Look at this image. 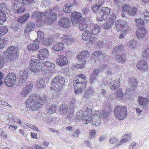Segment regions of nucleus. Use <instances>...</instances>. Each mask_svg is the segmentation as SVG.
<instances>
[{
  "mask_svg": "<svg viewBox=\"0 0 149 149\" xmlns=\"http://www.w3.org/2000/svg\"><path fill=\"white\" fill-rule=\"evenodd\" d=\"M39 59L36 58L31 59L29 61V68L31 72L37 73L41 72L47 73L54 70L55 64L49 61L43 62L41 64Z\"/></svg>",
  "mask_w": 149,
  "mask_h": 149,
  "instance_id": "obj_1",
  "label": "nucleus"
},
{
  "mask_svg": "<svg viewBox=\"0 0 149 149\" xmlns=\"http://www.w3.org/2000/svg\"><path fill=\"white\" fill-rule=\"evenodd\" d=\"M46 98L44 94L41 97L37 95H32L25 102L26 106L33 111L39 110L46 100Z\"/></svg>",
  "mask_w": 149,
  "mask_h": 149,
  "instance_id": "obj_2",
  "label": "nucleus"
},
{
  "mask_svg": "<svg viewBox=\"0 0 149 149\" xmlns=\"http://www.w3.org/2000/svg\"><path fill=\"white\" fill-rule=\"evenodd\" d=\"M57 15L55 13H52V10L51 9H49L46 10L45 13H41L39 11L33 12L32 17L33 18L36 17H37V22L42 21L43 20L45 22L46 20H44V17H46V19L49 24L52 23L57 19Z\"/></svg>",
  "mask_w": 149,
  "mask_h": 149,
  "instance_id": "obj_3",
  "label": "nucleus"
},
{
  "mask_svg": "<svg viewBox=\"0 0 149 149\" xmlns=\"http://www.w3.org/2000/svg\"><path fill=\"white\" fill-rule=\"evenodd\" d=\"M92 113V109L86 107L84 112L82 110H80L77 112L76 118L78 120H81L84 124H87L90 123L92 118H93Z\"/></svg>",
  "mask_w": 149,
  "mask_h": 149,
  "instance_id": "obj_4",
  "label": "nucleus"
},
{
  "mask_svg": "<svg viewBox=\"0 0 149 149\" xmlns=\"http://www.w3.org/2000/svg\"><path fill=\"white\" fill-rule=\"evenodd\" d=\"M19 49L13 45L10 46L3 54V56L8 61H12L16 58L19 54Z\"/></svg>",
  "mask_w": 149,
  "mask_h": 149,
  "instance_id": "obj_5",
  "label": "nucleus"
},
{
  "mask_svg": "<svg viewBox=\"0 0 149 149\" xmlns=\"http://www.w3.org/2000/svg\"><path fill=\"white\" fill-rule=\"evenodd\" d=\"M115 116L119 120L125 119L127 115V109L124 106L118 105L116 107L114 110Z\"/></svg>",
  "mask_w": 149,
  "mask_h": 149,
  "instance_id": "obj_6",
  "label": "nucleus"
},
{
  "mask_svg": "<svg viewBox=\"0 0 149 149\" xmlns=\"http://www.w3.org/2000/svg\"><path fill=\"white\" fill-rule=\"evenodd\" d=\"M89 55V52L87 50H83L80 53H79L77 56V58L79 60V64H76L75 67L77 69L83 68L86 63V61L83 59L86 58Z\"/></svg>",
  "mask_w": 149,
  "mask_h": 149,
  "instance_id": "obj_7",
  "label": "nucleus"
},
{
  "mask_svg": "<svg viewBox=\"0 0 149 149\" xmlns=\"http://www.w3.org/2000/svg\"><path fill=\"white\" fill-rule=\"evenodd\" d=\"M64 78L60 75H57L54 78L51 83V84L57 88V90L61 89L64 85Z\"/></svg>",
  "mask_w": 149,
  "mask_h": 149,
  "instance_id": "obj_8",
  "label": "nucleus"
},
{
  "mask_svg": "<svg viewBox=\"0 0 149 149\" xmlns=\"http://www.w3.org/2000/svg\"><path fill=\"white\" fill-rule=\"evenodd\" d=\"M16 76L14 73L10 72L6 76L4 83L8 87L14 86L15 84Z\"/></svg>",
  "mask_w": 149,
  "mask_h": 149,
  "instance_id": "obj_9",
  "label": "nucleus"
},
{
  "mask_svg": "<svg viewBox=\"0 0 149 149\" xmlns=\"http://www.w3.org/2000/svg\"><path fill=\"white\" fill-rule=\"evenodd\" d=\"M55 38L56 39H60L64 43L67 45H69L74 42L75 39L73 38H70L68 35H64L62 34L56 33Z\"/></svg>",
  "mask_w": 149,
  "mask_h": 149,
  "instance_id": "obj_10",
  "label": "nucleus"
},
{
  "mask_svg": "<svg viewBox=\"0 0 149 149\" xmlns=\"http://www.w3.org/2000/svg\"><path fill=\"white\" fill-rule=\"evenodd\" d=\"M111 9L107 7H102L100 13L98 14L97 18L100 21L104 19L110 13Z\"/></svg>",
  "mask_w": 149,
  "mask_h": 149,
  "instance_id": "obj_11",
  "label": "nucleus"
},
{
  "mask_svg": "<svg viewBox=\"0 0 149 149\" xmlns=\"http://www.w3.org/2000/svg\"><path fill=\"white\" fill-rule=\"evenodd\" d=\"M33 83L31 82L27 83L26 86L20 92V96L21 97H25L31 91L33 87Z\"/></svg>",
  "mask_w": 149,
  "mask_h": 149,
  "instance_id": "obj_12",
  "label": "nucleus"
},
{
  "mask_svg": "<svg viewBox=\"0 0 149 149\" xmlns=\"http://www.w3.org/2000/svg\"><path fill=\"white\" fill-rule=\"evenodd\" d=\"M28 73L26 70H22L18 76V83L20 85H22L24 83L27 79Z\"/></svg>",
  "mask_w": 149,
  "mask_h": 149,
  "instance_id": "obj_13",
  "label": "nucleus"
},
{
  "mask_svg": "<svg viewBox=\"0 0 149 149\" xmlns=\"http://www.w3.org/2000/svg\"><path fill=\"white\" fill-rule=\"evenodd\" d=\"M49 52L48 49L43 48L40 49L38 53L37 57L41 60H43L48 57Z\"/></svg>",
  "mask_w": 149,
  "mask_h": 149,
  "instance_id": "obj_14",
  "label": "nucleus"
},
{
  "mask_svg": "<svg viewBox=\"0 0 149 149\" xmlns=\"http://www.w3.org/2000/svg\"><path fill=\"white\" fill-rule=\"evenodd\" d=\"M116 19V15L113 14L110 15V17L107 21L106 23L103 24V28L105 29L110 28L114 24Z\"/></svg>",
  "mask_w": 149,
  "mask_h": 149,
  "instance_id": "obj_15",
  "label": "nucleus"
},
{
  "mask_svg": "<svg viewBox=\"0 0 149 149\" xmlns=\"http://www.w3.org/2000/svg\"><path fill=\"white\" fill-rule=\"evenodd\" d=\"M82 17V14L80 12L75 11L72 13L71 15V19L72 24H76L80 20Z\"/></svg>",
  "mask_w": 149,
  "mask_h": 149,
  "instance_id": "obj_16",
  "label": "nucleus"
},
{
  "mask_svg": "<svg viewBox=\"0 0 149 149\" xmlns=\"http://www.w3.org/2000/svg\"><path fill=\"white\" fill-rule=\"evenodd\" d=\"M56 62L58 65L61 66L67 65L68 61L67 57L64 55H59L56 60Z\"/></svg>",
  "mask_w": 149,
  "mask_h": 149,
  "instance_id": "obj_17",
  "label": "nucleus"
},
{
  "mask_svg": "<svg viewBox=\"0 0 149 149\" xmlns=\"http://www.w3.org/2000/svg\"><path fill=\"white\" fill-rule=\"evenodd\" d=\"M58 23L61 27L68 28L70 27L71 22L67 17H62L59 21Z\"/></svg>",
  "mask_w": 149,
  "mask_h": 149,
  "instance_id": "obj_18",
  "label": "nucleus"
},
{
  "mask_svg": "<svg viewBox=\"0 0 149 149\" xmlns=\"http://www.w3.org/2000/svg\"><path fill=\"white\" fill-rule=\"evenodd\" d=\"M127 22L124 20H118L115 23L116 29L118 31H121L123 29L126 27Z\"/></svg>",
  "mask_w": 149,
  "mask_h": 149,
  "instance_id": "obj_19",
  "label": "nucleus"
},
{
  "mask_svg": "<svg viewBox=\"0 0 149 149\" xmlns=\"http://www.w3.org/2000/svg\"><path fill=\"white\" fill-rule=\"evenodd\" d=\"M136 66L138 69L141 70L142 71H145L148 69L147 63L144 60H140L137 63Z\"/></svg>",
  "mask_w": 149,
  "mask_h": 149,
  "instance_id": "obj_20",
  "label": "nucleus"
},
{
  "mask_svg": "<svg viewBox=\"0 0 149 149\" xmlns=\"http://www.w3.org/2000/svg\"><path fill=\"white\" fill-rule=\"evenodd\" d=\"M146 33V30L143 26L139 27L136 32V36L139 38L144 37Z\"/></svg>",
  "mask_w": 149,
  "mask_h": 149,
  "instance_id": "obj_21",
  "label": "nucleus"
},
{
  "mask_svg": "<svg viewBox=\"0 0 149 149\" xmlns=\"http://www.w3.org/2000/svg\"><path fill=\"white\" fill-rule=\"evenodd\" d=\"M92 36V34L90 33L88 31L86 30L82 35V38L84 41H86L91 38L90 41L91 43H92L93 41H95V39L93 37H91Z\"/></svg>",
  "mask_w": 149,
  "mask_h": 149,
  "instance_id": "obj_22",
  "label": "nucleus"
},
{
  "mask_svg": "<svg viewBox=\"0 0 149 149\" xmlns=\"http://www.w3.org/2000/svg\"><path fill=\"white\" fill-rule=\"evenodd\" d=\"M99 115H100V112L97 111L95 112L93 115V124L96 126L99 125L101 123L100 116Z\"/></svg>",
  "mask_w": 149,
  "mask_h": 149,
  "instance_id": "obj_23",
  "label": "nucleus"
},
{
  "mask_svg": "<svg viewBox=\"0 0 149 149\" xmlns=\"http://www.w3.org/2000/svg\"><path fill=\"white\" fill-rule=\"evenodd\" d=\"M79 81L77 77L74 78L73 80L74 85L76 87H80L83 90L86 88L87 82H79Z\"/></svg>",
  "mask_w": 149,
  "mask_h": 149,
  "instance_id": "obj_24",
  "label": "nucleus"
},
{
  "mask_svg": "<svg viewBox=\"0 0 149 149\" xmlns=\"http://www.w3.org/2000/svg\"><path fill=\"white\" fill-rule=\"evenodd\" d=\"M88 19L85 18H82L79 22V28L81 31L85 30L88 26Z\"/></svg>",
  "mask_w": 149,
  "mask_h": 149,
  "instance_id": "obj_25",
  "label": "nucleus"
},
{
  "mask_svg": "<svg viewBox=\"0 0 149 149\" xmlns=\"http://www.w3.org/2000/svg\"><path fill=\"white\" fill-rule=\"evenodd\" d=\"M128 81L130 83L129 85L130 86L131 89L135 90L136 89L137 85V80L134 77H131L129 79Z\"/></svg>",
  "mask_w": 149,
  "mask_h": 149,
  "instance_id": "obj_26",
  "label": "nucleus"
},
{
  "mask_svg": "<svg viewBox=\"0 0 149 149\" xmlns=\"http://www.w3.org/2000/svg\"><path fill=\"white\" fill-rule=\"evenodd\" d=\"M35 26L34 23L32 21L30 22L27 24L24 33L25 35L29 34Z\"/></svg>",
  "mask_w": 149,
  "mask_h": 149,
  "instance_id": "obj_27",
  "label": "nucleus"
},
{
  "mask_svg": "<svg viewBox=\"0 0 149 149\" xmlns=\"http://www.w3.org/2000/svg\"><path fill=\"white\" fill-rule=\"evenodd\" d=\"M139 105L142 106L144 109H146L147 108L148 104L149 102L148 99L140 96L139 97Z\"/></svg>",
  "mask_w": 149,
  "mask_h": 149,
  "instance_id": "obj_28",
  "label": "nucleus"
},
{
  "mask_svg": "<svg viewBox=\"0 0 149 149\" xmlns=\"http://www.w3.org/2000/svg\"><path fill=\"white\" fill-rule=\"evenodd\" d=\"M56 110V106L54 104H49L47 107L46 113L48 115H50L55 113Z\"/></svg>",
  "mask_w": 149,
  "mask_h": 149,
  "instance_id": "obj_29",
  "label": "nucleus"
},
{
  "mask_svg": "<svg viewBox=\"0 0 149 149\" xmlns=\"http://www.w3.org/2000/svg\"><path fill=\"white\" fill-rule=\"evenodd\" d=\"M64 48V44L62 42H57L52 47L53 49L56 51H61Z\"/></svg>",
  "mask_w": 149,
  "mask_h": 149,
  "instance_id": "obj_30",
  "label": "nucleus"
},
{
  "mask_svg": "<svg viewBox=\"0 0 149 149\" xmlns=\"http://www.w3.org/2000/svg\"><path fill=\"white\" fill-rule=\"evenodd\" d=\"M68 106L65 103L62 104L60 106L59 111L61 114L65 115L68 113Z\"/></svg>",
  "mask_w": 149,
  "mask_h": 149,
  "instance_id": "obj_31",
  "label": "nucleus"
},
{
  "mask_svg": "<svg viewBox=\"0 0 149 149\" xmlns=\"http://www.w3.org/2000/svg\"><path fill=\"white\" fill-rule=\"evenodd\" d=\"M91 27V30L92 34L93 35L97 34L100 31V26L99 25L93 24Z\"/></svg>",
  "mask_w": 149,
  "mask_h": 149,
  "instance_id": "obj_32",
  "label": "nucleus"
},
{
  "mask_svg": "<svg viewBox=\"0 0 149 149\" xmlns=\"http://www.w3.org/2000/svg\"><path fill=\"white\" fill-rule=\"evenodd\" d=\"M52 42V39L50 38H44L38 43H41L42 45L46 46H49Z\"/></svg>",
  "mask_w": 149,
  "mask_h": 149,
  "instance_id": "obj_33",
  "label": "nucleus"
},
{
  "mask_svg": "<svg viewBox=\"0 0 149 149\" xmlns=\"http://www.w3.org/2000/svg\"><path fill=\"white\" fill-rule=\"evenodd\" d=\"M30 16V15L29 13L25 14L22 16L20 17L18 19L17 21L19 23L23 24L28 19Z\"/></svg>",
  "mask_w": 149,
  "mask_h": 149,
  "instance_id": "obj_34",
  "label": "nucleus"
},
{
  "mask_svg": "<svg viewBox=\"0 0 149 149\" xmlns=\"http://www.w3.org/2000/svg\"><path fill=\"white\" fill-rule=\"evenodd\" d=\"M120 84V79H118V80H115L113 83L110 84V88L112 90H114L117 88H119Z\"/></svg>",
  "mask_w": 149,
  "mask_h": 149,
  "instance_id": "obj_35",
  "label": "nucleus"
},
{
  "mask_svg": "<svg viewBox=\"0 0 149 149\" xmlns=\"http://www.w3.org/2000/svg\"><path fill=\"white\" fill-rule=\"evenodd\" d=\"M34 41V43L33 44H29L28 45L27 48L28 50L30 51H36L39 49L38 44L36 43Z\"/></svg>",
  "mask_w": 149,
  "mask_h": 149,
  "instance_id": "obj_36",
  "label": "nucleus"
},
{
  "mask_svg": "<svg viewBox=\"0 0 149 149\" xmlns=\"http://www.w3.org/2000/svg\"><path fill=\"white\" fill-rule=\"evenodd\" d=\"M126 54H123L121 55H117L115 58L116 61L120 63L124 62L126 60Z\"/></svg>",
  "mask_w": 149,
  "mask_h": 149,
  "instance_id": "obj_37",
  "label": "nucleus"
},
{
  "mask_svg": "<svg viewBox=\"0 0 149 149\" xmlns=\"http://www.w3.org/2000/svg\"><path fill=\"white\" fill-rule=\"evenodd\" d=\"M37 88L41 89L44 88L45 84V81L43 78L39 79L36 83Z\"/></svg>",
  "mask_w": 149,
  "mask_h": 149,
  "instance_id": "obj_38",
  "label": "nucleus"
},
{
  "mask_svg": "<svg viewBox=\"0 0 149 149\" xmlns=\"http://www.w3.org/2000/svg\"><path fill=\"white\" fill-rule=\"evenodd\" d=\"M74 6L73 3H70L66 4L63 8V11L65 13H69L71 11L72 6Z\"/></svg>",
  "mask_w": 149,
  "mask_h": 149,
  "instance_id": "obj_39",
  "label": "nucleus"
},
{
  "mask_svg": "<svg viewBox=\"0 0 149 149\" xmlns=\"http://www.w3.org/2000/svg\"><path fill=\"white\" fill-rule=\"evenodd\" d=\"M102 113L100 115V116L101 117L102 119L106 118H107L110 115V113L111 112V109L109 111H106L105 109H102Z\"/></svg>",
  "mask_w": 149,
  "mask_h": 149,
  "instance_id": "obj_40",
  "label": "nucleus"
},
{
  "mask_svg": "<svg viewBox=\"0 0 149 149\" xmlns=\"http://www.w3.org/2000/svg\"><path fill=\"white\" fill-rule=\"evenodd\" d=\"M38 37L36 39L34 40L35 42H38V43L41 41L44 38V33L41 31H38L37 32Z\"/></svg>",
  "mask_w": 149,
  "mask_h": 149,
  "instance_id": "obj_41",
  "label": "nucleus"
},
{
  "mask_svg": "<svg viewBox=\"0 0 149 149\" xmlns=\"http://www.w3.org/2000/svg\"><path fill=\"white\" fill-rule=\"evenodd\" d=\"M128 47L132 48H134L137 45V41L136 40L133 39L130 41L127 44Z\"/></svg>",
  "mask_w": 149,
  "mask_h": 149,
  "instance_id": "obj_42",
  "label": "nucleus"
},
{
  "mask_svg": "<svg viewBox=\"0 0 149 149\" xmlns=\"http://www.w3.org/2000/svg\"><path fill=\"white\" fill-rule=\"evenodd\" d=\"M6 14L0 10V24H2L6 21Z\"/></svg>",
  "mask_w": 149,
  "mask_h": 149,
  "instance_id": "obj_43",
  "label": "nucleus"
},
{
  "mask_svg": "<svg viewBox=\"0 0 149 149\" xmlns=\"http://www.w3.org/2000/svg\"><path fill=\"white\" fill-rule=\"evenodd\" d=\"M100 72V70L97 69L94 70L93 73L91 75L90 79V81L92 83L93 81L95 79L97 75Z\"/></svg>",
  "mask_w": 149,
  "mask_h": 149,
  "instance_id": "obj_44",
  "label": "nucleus"
},
{
  "mask_svg": "<svg viewBox=\"0 0 149 149\" xmlns=\"http://www.w3.org/2000/svg\"><path fill=\"white\" fill-rule=\"evenodd\" d=\"M137 11V8L134 7H130L129 6V8L128 10V13L130 16H134L135 15Z\"/></svg>",
  "mask_w": 149,
  "mask_h": 149,
  "instance_id": "obj_45",
  "label": "nucleus"
},
{
  "mask_svg": "<svg viewBox=\"0 0 149 149\" xmlns=\"http://www.w3.org/2000/svg\"><path fill=\"white\" fill-rule=\"evenodd\" d=\"M8 28L5 26L0 27V37L5 35L8 32Z\"/></svg>",
  "mask_w": 149,
  "mask_h": 149,
  "instance_id": "obj_46",
  "label": "nucleus"
},
{
  "mask_svg": "<svg viewBox=\"0 0 149 149\" xmlns=\"http://www.w3.org/2000/svg\"><path fill=\"white\" fill-rule=\"evenodd\" d=\"M128 140V139H127L123 138L119 142H118L116 145L114 146L113 147L114 148H115L117 147H118L120 145L127 141Z\"/></svg>",
  "mask_w": 149,
  "mask_h": 149,
  "instance_id": "obj_47",
  "label": "nucleus"
},
{
  "mask_svg": "<svg viewBox=\"0 0 149 149\" xmlns=\"http://www.w3.org/2000/svg\"><path fill=\"white\" fill-rule=\"evenodd\" d=\"M8 9L6 4L5 3H2L0 4V10L2 11V10L5 12H7L8 11Z\"/></svg>",
  "mask_w": 149,
  "mask_h": 149,
  "instance_id": "obj_48",
  "label": "nucleus"
},
{
  "mask_svg": "<svg viewBox=\"0 0 149 149\" xmlns=\"http://www.w3.org/2000/svg\"><path fill=\"white\" fill-rule=\"evenodd\" d=\"M124 49L123 46L118 45L117 47L114 48L113 50V52H118L123 50Z\"/></svg>",
  "mask_w": 149,
  "mask_h": 149,
  "instance_id": "obj_49",
  "label": "nucleus"
},
{
  "mask_svg": "<svg viewBox=\"0 0 149 149\" xmlns=\"http://www.w3.org/2000/svg\"><path fill=\"white\" fill-rule=\"evenodd\" d=\"M142 56L143 58H149V48H147L143 52Z\"/></svg>",
  "mask_w": 149,
  "mask_h": 149,
  "instance_id": "obj_50",
  "label": "nucleus"
},
{
  "mask_svg": "<svg viewBox=\"0 0 149 149\" xmlns=\"http://www.w3.org/2000/svg\"><path fill=\"white\" fill-rule=\"evenodd\" d=\"M25 10V7L23 5H22L17 9L16 11V12L17 14H21L24 12Z\"/></svg>",
  "mask_w": 149,
  "mask_h": 149,
  "instance_id": "obj_51",
  "label": "nucleus"
},
{
  "mask_svg": "<svg viewBox=\"0 0 149 149\" xmlns=\"http://www.w3.org/2000/svg\"><path fill=\"white\" fill-rule=\"evenodd\" d=\"M115 97L116 98L122 97L123 96L122 90L121 88L118 89L115 94Z\"/></svg>",
  "mask_w": 149,
  "mask_h": 149,
  "instance_id": "obj_52",
  "label": "nucleus"
},
{
  "mask_svg": "<svg viewBox=\"0 0 149 149\" xmlns=\"http://www.w3.org/2000/svg\"><path fill=\"white\" fill-rule=\"evenodd\" d=\"M34 2V0H22V3L24 5L31 4Z\"/></svg>",
  "mask_w": 149,
  "mask_h": 149,
  "instance_id": "obj_53",
  "label": "nucleus"
},
{
  "mask_svg": "<svg viewBox=\"0 0 149 149\" xmlns=\"http://www.w3.org/2000/svg\"><path fill=\"white\" fill-rule=\"evenodd\" d=\"M118 141V139L115 136H112L110 140L109 143L111 144H113Z\"/></svg>",
  "mask_w": 149,
  "mask_h": 149,
  "instance_id": "obj_54",
  "label": "nucleus"
},
{
  "mask_svg": "<svg viewBox=\"0 0 149 149\" xmlns=\"http://www.w3.org/2000/svg\"><path fill=\"white\" fill-rule=\"evenodd\" d=\"M129 8V5L124 4L123 5L121 8L122 11L123 13L128 12V10Z\"/></svg>",
  "mask_w": 149,
  "mask_h": 149,
  "instance_id": "obj_55",
  "label": "nucleus"
},
{
  "mask_svg": "<svg viewBox=\"0 0 149 149\" xmlns=\"http://www.w3.org/2000/svg\"><path fill=\"white\" fill-rule=\"evenodd\" d=\"M6 44V41L4 38H0V49L3 48L5 46V44Z\"/></svg>",
  "mask_w": 149,
  "mask_h": 149,
  "instance_id": "obj_56",
  "label": "nucleus"
},
{
  "mask_svg": "<svg viewBox=\"0 0 149 149\" xmlns=\"http://www.w3.org/2000/svg\"><path fill=\"white\" fill-rule=\"evenodd\" d=\"M136 21L138 26H140L141 25V26H142L144 25V22L142 19L139 18L137 19Z\"/></svg>",
  "mask_w": 149,
  "mask_h": 149,
  "instance_id": "obj_57",
  "label": "nucleus"
},
{
  "mask_svg": "<svg viewBox=\"0 0 149 149\" xmlns=\"http://www.w3.org/2000/svg\"><path fill=\"white\" fill-rule=\"evenodd\" d=\"M93 89H92V88H89L86 91L85 94L87 95L88 96L90 95L91 94L93 95V93H94L93 91Z\"/></svg>",
  "mask_w": 149,
  "mask_h": 149,
  "instance_id": "obj_58",
  "label": "nucleus"
},
{
  "mask_svg": "<svg viewBox=\"0 0 149 149\" xmlns=\"http://www.w3.org/2000/svg\"><path fill=\"white\" fill-rule=\"evenodd\" d=\"M144 16L145 17L144 20L146 22L149 21V12L145 11L144 13Z\"/></svg>",
  "mask_w": 149,
  "mask_h": 149,
  "instance_id": "obj_59",
  "label": "nucleus"
},
{
  "mask_svg": "<svg viewBox=\"0 0 149 149\" xmlns=\"http://www.w3.org/2000/svg\"><path fill=\"white\" fill-rule=\"evenodd\" d=\"M75 86L74 87L75 93L77 94H79L81 93L82 91V89H81V88H79L75 89V88H76L77 87L76 86V87H75Z\"/></svg>",
  "mask_w": 149,
  "mask_h": 149,
  "instance_id": "obj_60",
  "label": "nucleus"
},
{
  "mask_svg": "<svg viewBox=\"0 0 149 149\" xmlns=\"http://www.w3.org/2000/svg\"><path fill=\"white\" fill-rule=\"evenodd\" d=\"M102 54L100 52L96 51L94 52L93 53V55L95 57L97 58L100 56Z\"/></svg>",
  "mask_w": 149,
  "mask_h": 149,
  "instance_id": "obj_61",
  "label": "nucleus"
},
{
  "mask_svg": "<svg viewBox=\"0 0 149 149\" xmlns=\"http://www.w3.org/2000/svg\"><path fill=\"white\" fill-rule=\"evenodd\" d=\"M95 133L96 131L95 130L93 129L91 130L89 133V134L91 136L90 138H92L95 137Z\"/></svg>",
  "mask_w": 149,
  "mask_h": 149,
  "instance_id": "obj_62",
  "label": "nucleus"
},
{
  "mask_svg": "<svg viewBox=\"0 0 149 149\" xmlns=\"http://www.w3.org/2000/svg\"><path fill=\"white\" fill-rule=\"evenodd\" d=\"M5 63V61L3 58L1 56H0V69L2 68L3 66Z\"/></svg>",
  "mask_w": 149,
  "mask_h": 149,
  "instance_id": "obj_63",
  "label": "nucleus"
},
{
  "mask_svg": "<svg viewBox=\"0 0 149 149\" xmlns=\"http://www.w3.org/2000/svg\"><path fill=\"white\" fill-rule=\"evenodd\" d=\"M100 7L98 4H95L93 6L92 9L94 11L96 12L98 10Z\"/></svg>",
  "mask_w": 149,
  "mask_h": 149,
  "instance_id": "obj_64",
  "label": "nucleus"
}]
</instances>
